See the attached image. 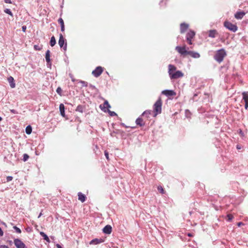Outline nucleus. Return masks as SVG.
<instances>
[{"instance_id":"obj_1","label":"nucleus","mask_w":248,"mask_h":248,"mask_svg":"<svg viewBox=\"0 0 248 248\" xmlns=\"http://www.w3.org/2000/svg\"><path fill=\"white\" fill-rule=\"evenodd\" d=\"M226 56V51L224 49H220L217 50L214 56V59L219 63L222 62Z\"/></svg>"},{"instance_id":"obj_2","label":"nucleus","mask_w":248,"mask_h":248,"mask_svg":"<svg viewBox=\"0 0 248 248\" xmlns=\"http://www.w3.org/2000/svg\"><path fill=\"white\" fill-rule=\"evenodd\" d=\"M154 109L155 113V116L161 113L162 101L160 98H159L154 105Z\"/></svg>"},{"instance_id":"obj_3","label":"nucleus","mask_w":248,"mask_h":248,"mask_svg":"<svg viewBox=\"0 0 248 248\" xmlns=\"http://www.w3.org/2000/svg\"><path fill=\"white\" fill-rule=\"evenodd\" d=\"M175 50L180 53L181 55L185 56L188 54L189 51L186 50V45H185L183 46H177L175 47Z\"/></svg>"},{"instance_id":"obj_4","label":"nucleus","mask_w":248,"mask_h":248,"mask_svg":"<svg viewBox=\"0 0 248 248\" xmlns=\"http://www.w3.org/2000/svg\"><path fill=\"white\" fill-rule=\"evenodd\" d=\"M224 25L226 28L233 32H235L237 30V26L230 22L225 21Z\"/></svg>"},{"instance_id":"obj_5","label":"nucleus","mask_w":248,"mask_h":248,"mask_svg":"<svg viewBox=\"0 0 248 248\" xmlns=\"http://www.w3.org/2000/svg\"><path fill=\"white\" fill-rule=\"evenodd\" d=\"M65 40L64 39L62 34H60L59 40L58 42V44L61 48L63 47L64 50H66L67 47V43H65Z\"/></svg>"},{"instance_id":"obj_6","label":"nucleus","mask_w":248,"mask_h":248,"mask_svg":"<svg viewBox=\"0 0 248 248\" xmlns=\"http://www.w3.org/2000/svg\"><path fill=\"white\" fill-rule=\"evenodd\" d=\"M184 76V74L179 70L175 71L174 74H172L171 77L170 78L171 79H177L182 78Z\"/></svg>"},{"instance_id":"obj_7","label":"nucleus","mask_w":248,"mask_h":248,"mask_svg":"<svg viewBox=\"0 0 248 248\" xmlns=\"http://www.w3.org/2000/svg\"><path fill=\"white\" fill-rule=\"evenodd\" d=\"M103 72V68L101 66L97 67L95 70H93L92 72V74L95 77H98Z\"/></svg>"},{"instance_id":"obj_8","label":"nucleus","mask_w":248,"mask_h":248,"mask_svg":"<svg viewBox=\"0 0 248 248\" xmlns=\"http://www.w3.org/2000/svg\"><path fill=\"white\" fill-rule=\"evenodd\" d=\"M14 244L17 248H27L25 245L18 239L14 240Z\"/></svg>"},{"instance_id":"obj_9","label":"nucleus","mask_w":248,"mask_h":248,"mask_svg":"<svg viewBox=\"0 0 248 248\" xmlns=\"http://www.w3.org/2000/svg\"><path fill=\"white\" fill-rule=\"evenodd\" d=\"M176 71V67L173 65L169 64L168 65V73L170 78L171 77L172 74Z\"/></svg>"},{"instance_id":"obj_10","label":"nucleus","mask_w":248,"mask_h":248,"mask_svg":"<svg viewBox=\"0 0 248 248\" xmlns=\"http://www.w3.org/2000/svg\"><path fill=\"white\" fill-rule=\"evenodd\" d=\"M162 93L167 96H174L176 95V93L172 90H165L162 92Z\"/></svg>"},{"instance_id":"obj_11","label":"nucleus","mask_w":248,"mask_h":248,"mask_svg":"<svg viewBox=\"0 0 248 248\" xmlns=\"http://www.w3.org/2000/svg\"><path fill=\"white\" fill-rule=\"evenodd\" d=\"M103 107H102V105H100V108L101 109L103 110L104 112H107V110L106 108L108 109L110 108V105L109 104L108 101L106 100L103 104Z\"/></svg>"},{"instance_id":"obj_12","label":"nucleus","mask_w":248,"mask_h":248,"mask_svg":"<svg viewBox=\"0 0 248 248\" xmlns=\"http://www.w3.org/2000/svg\"><path fill=\"white\" fill-rule=\"evenodd\" d=\"M103 232L105 234H109L112 232V227L109 225H106L103 229Z\"/></svg>"},{"instance_id":"obj_13","label":"nucleus","mask_w":248,"mask_h":248,"mask_svg":"<svg viewBox=\"0 0 248 248\" xmlns=\"http://www.w3.org/2000/svg\"><path fill=\"white\" fill-rule=\"evenodd\" d=\"M187 55H190L194 58H199L200 57V55L199 53L192 51H189Z\"/></svg>"},{"instance_id":"obj_14","label":"nucleus","mask_w":248,"mask_h":248,"mask_svg":"<svg viewBox=\"0 0 248 248\" xmlns=\"http://www.w3.org/2000/svg\"><path fill=\"white\" fill-rule=\"evenodd\" d=\"M188 25L186 23H182L180 25V31L181 33H184L186 30L188 28Z\"/></svg>"},{"instance_id":"obj_15","label":"nucleus","mask_w":248,"mask_h":248,"mask_svg":"<svg viewBox=\"0 0 248 248\" xmlns=\"http://www.w3.org/2000/svg\"><path fill=\"white\" fill-rule=\"evenodd\" d=\"M8 81L10 84V87L12 88H14L16 87V84L14 82V78L10 76L8 78Z\"/></svg>"},{"instance_id":"obj_16","label":"nucleus","mask_w":248,"mask_h":248,"mask_svg":"<svg viewBox=\"0 0 248 248\" xmlns=\"http://www.w3.org/2000/svg\"><path fill=\"white\" fill-rule=\"evenodd\" d=\"M245 15V13L244 12H238L235 14L234 16L236 19H242Z\"/></svg>"},{"instance_id":"obj_17","label":"nucleus","mask_w":248,"mask_h":248,"mask_svg":"<svg viewBox=\"0 0 248 248\" xmlns=\"http://www.w3.org/2000/svg\"><path fill=\"white\" fill-rule=\"evenodd\" d=\"M103 242V240L102 239H94L92 240L90 242V244L91 245H96L98 244H100Z\"/></svg>"},{"instance_id":"obj_18","label":"nucleus","mask_w":248,"mask_h":248,"mask_svg":"<svg viewBox=\"0 0 248 248\" xmlns=\"http://www.w3.org/2000/svg\"><path fill=\"white\" fill-rule=\"evenodd\" d=\"M59 109H60V111L61 115L62 117H64L65 116V111H64L65 108H64V106L63 104H61L60 105Z\"/></svg>"},{"instance_id":"obj_19","label":"nucleus","mask_w":248,"mask_h":248,"mask_svg":"<svg viewBox=\"0 0 248 248\" xmlns=\"http://www.w3.org/2000/svg\"><path fill=\"white\" fill-rule=\"evenodd\" d=\"M78 199L79 201H80L82 202H83L85 201L86 197L85 196L82 194L80 192L78 193Z\"/></svg>"},{"instance_id":"obj_20","label":"nucleus","mask_w":248,"mask_h":248,"mask_svg":"<svg viewBox=\"0 0 248 248\" xmlns=\"http://www.w3.org/2000/svg\"><path fill=\"white\" fill-rule=\"evenodd\" d=\"M195 35L194 31H190L186 34V39H192Z\"/></svg>"},{"instance_id":"obj_21","label":"nucleus","mask_w":248,"mask_h":248,"mask_svg":"<svg viewBox=\"0 0 248 248\" xmlns=\"http://www.w3.org/2000/svg\"><path fill=\"white\" fill-rule=\"evenodd\" d=\"M50 52L49 50H47L46 53L45 58L46 62V63H49L50 62Z\"/></svg>"},{"instance_id":"obj_22","label":"nucleus","mask_w":248,"mask_h":248,"mask_svg":"<svg viewBox=\"0 0 248 248\" xmlns=\"http://www.w3.org/2000/svg\"><path fill=\"white\" fill-rule=\"evenodd\" d=\"M243 99L245 102H248V92L242 93Z\"/></svg>"},{"instance_id":"obj_23","label":"nucleus","mask_w":248,"mask_h":248,"mask_svg":"<svg viewBox=\"0 0 248 248\" xmlns=\"http://www.w3.org/2000/svg\"><path fill=\"white\" fill-rule=\"evenodd\" d=\"M136 124L140 126H142L144 125V123L143 122V120L140 118H138L136 121Z\"/></svg>"},{"instance_id":"obj_24","label":"nucleus","mask_w":248,"mask_h":248,"mask_svg":"<svg viewBox=\"0 0 248 248\" xmlns=\"http://www.w3.org/2000/svg\"><path fill=\"white\" fill-rule=\"evenodd\" d=\"M40 234L46 241L47 242H50L48 237L44 232H40Z\"/></svg>"},{"instance_id":"obj_25","label":"nucleus","mask_w":248,"mask_h":248,"mask_svg":"<svg viewBox=\"0 0 248 248\" xmlns=\"http://www.w3.org/2000/svg\"><path fill=\"white\" fill-rule=\"evenodd\" d=\"M217 31L215 30H210L209 33V36L212 38H215Z\"/></svg>"},{"instance_id":"obj_26","label":"nucleus","mask_w":248,"mask_h":248,"mask_svg":"<svg viewBox=\"0 0 248 248\" xmlns=\"http://www.w3.org/2000/svg\"><path fill=\"white\" fill-rule=\"evenodd\" d=\"M56 40L54 36H52L50 41V45L51 46H53L56 44Z\"/></svg>"},{"instance_id":"obj_27","label":"nucleus","mask_w":248,"mask_h":248,"mask_svg":"<svg viewBox=\"0 0 248 248\" xmlns=\"http://www.w3.org/2000/svg\"><path fill=\"white\" fill-rule=\"evenodd\" d=\"M84 107L81 105H78L76 108V111L82 113L83 111Z\"/></svg>"},{"instance_id":"obj_28","label":"nucleus","mask_w":248,"mask_h":248,"mask_svg":"<svg viewBox=\"0 0 248 248\" xmlns=\"http://www.w3.org/2000/svg\"><path fill=\"white\" fill-rule=\"evenodd\" d=\"M32 131V128L31 126L28 125L26 128V133L27 134H30Z\"/></svg>"},{"instance_id":"obj_29","label":"nucleus","mask_w":248,"mask_h":248,"mask_svg":"<svg viewBox=\"0 0 248 248\" xmlns=\"http://www.w3.org/2000/svg\"><path fill=\"white\" fill-rule=\"evenodd\" d=\"M157 189L162 194H164L165 193V191H164L163 188L162 187V186H158Z\"/></svg>"},{"instance_id":"obj_30","label":"nucleus","mask_w":248,"mask_h":248,"mask_svg":"<svg viewBox=\"0 0 248 248\" xmlns=\"http://www.w3.org/2000/svg\"><path fill=\"white\" fill-rule=\"evenodd\" d=\"M107 111L108 112V113L109 114V115L111 116H116L117 115V114L115 112L111 111L109 110L108 109H107Z\"/></svg>"},{"instance_id":"obj_31","label":"nucleus","mask_w":248,"mask_h":248,"mask_svg":"<svg viewBox=\"0 0 248 248\" xmlns=\"http://www.w3.org/2000/svg\"><path fill=\"white\" fill-rule=\"evenodd\" d=\"M79 82L81 84L82 87H87L88 85V83L84 81L80 80V81H79Z\"/></svg>"},{"instance_id":"obj_32","label":"nucleus","mask_w":248,"mask_h":248,"mask_svg":"<svg viewBox=\"0 0 248 248\" xmlns=\"http://www.w3.org/2000/svg\"><path fill=\"white\" fill-rule=\"evenodd\" d=\"M4 12L11 16H13V14L11 11L10 9H6L5 10H4Z\"/></svg>"},{"instance_id":"obj_33","label":"nucleus","mask_w":248,"mask_h":248,"mask_svg":"<svg viewBox=\"0 0 248 248\" xmlns=\"http://www.w3.org/2000/svg\"><path fill=\"white\" fill-rule=\"evenodd\" d=\"M29 158V156L26 154H24L23 155V160L24 161H26Z\"/></svg>"},{"instance_id":"obj_34","label":"nucleus","mask_w":248,"mask_h":248,"mask_svg":"<svg viewBox=\"0 0 248 248\" xmlns=\"http://www.w3.org/2000/svg\"><path fill=\"white\" fill-rule=\"evenodd\" d=\"M151 110H146L143 113H142V115L143 116H144V115H149L150 114H151Z\"/></svg>"},{"instance_id":"obj_35","label":"nucleus","mask_w":248,"mask_h":248,"mask_svg":"<svg viewBox=\"0 0 248 248\" xmlns=\"http://www.w3.org/2000/svg\"><path fill=\"white\" fill-rule=\"evenodd\" d=\"M185 114H186V117L187 118H189L190 116V112L187 109L186 110V111H185Z\"/></svg>"},{"instance_id":"obj_36","label":"nucleus","mask_w":248,"mask_h":248,"mask_svg":"<svg viewBox=\"0 0 248 248\" xmlns=\"http://www.w3.org/2000/svg\"><path fill=\"white\" fill-rule=\"evenodd\" d=\"M14 229L17 233H21V231L20 229L19 228H18V227H17L16 226H14Z\"/></svg>"},{"instance_id":"obj_37","label":"nucleus","mask_w":248,"mask_h":248,"mask_svg":"<svg viewBox=\"0 0 248 248\" xmlns=\"http://www.w3.org/2000/svg\"><path fill=\"white\" fill-rule=\"evenodd\" d=\"M227 220L229 221H231L232 220V219L233 218V216H232V215L231 214H229L227 215Z\"/></svg>"},{"instance_id":"obj_38","label":"nucleus","mask_w":248,"mask_h":248,"mask_svg":"<svg viewBox=\"0 0 248 248\" xmlns=\"http://www.w3.org/2000/svg\"><path fill=\"white\" fill-rule=\"evenodd\" d=\"M58 22L60 24L61 26L64 25V21L62 18L58 19Z\"/></svg>"},{"instance_id":"obj_39","label":"nucleus","mask_w":248,"mask_h":248,"mask_svg":"<svg viewBox=\"0 0 248 248\" xmlns=\"http://www.w3.org/2000/svg\"><path fill=\"white\" fill-rule=\"evenodd\" d=\"M62 89L60 88V87H58L57 90H56V92L57 93L59 94H61V93H62Z\"/></svg>"},{"instance_id":"obj_40","label":"nucleus","mask_w":248,"mask_h":248,"mask_svg":"<svg viewBox=\"0 0 248 248\" xmlns=\"http://www.w3.org/2000/svg\"><path fill=\"white\" fill-rule=\"evenodd\" d=\"M7 182H10L13 180V177L11 176L6 177Z\"/></svg>"},{"instance_id":"obj_41","label":"nucleus","mask_w":248,"mask_h":248,"mask_svg":"<svg viewBox=\"0 0 248 248\" xmlns=\"http://www.w3.org/2000/svg\"><path fill=\"white\" fill-rule=\"evenodd\" d=\"M105 156L106 157V158L108 160L109 159V157H108V152H107L106 151L105 152Z\"/></svg>"},{"instance_id":"obj_42","label":"nucleus","mask_w":248,"mask_h":248,"mask_svg":"<svg viewBox=\"0 0 248 248\" xmlns=\"http://www.w3.org/2000/svg\"><path fill=\"white\" fill-rule=\"evenodd\" d=\"M27 27L26 26H23L22 27V30L23 32H25L26 30Z\"/></svg>"},{"instance_id":"obj_43","label":"nucleus","mask_w":248,"mask_h":248,"mask_svg":"<svg viewBox=\"0 0 248 248\" xmlns=\"http://www.w3.org/2000/svg\"><path fill=\"white\" fill-rule=\"evenodd\" d=\"M186 40L189 45L192 44V39H186Z\"/></svg>"},{"instance_id":"obj_44","label":"nucleus","mask_w":248,"mask_h":248,"mask_svg":"<svg viewBox=\"0 0 248 248\" xmlns=\"http://www.w3.org/2000/svg\"><path fill=\"white\" fill-rule=\"evenodd\" d=\"M4 2L6 3H12L11 0H4Z\"/></svg>"},{"instance_id":"obj_45","label":"nucleus","mask_w":248,"mask_h":248,"mask_svg":"<svg viewBox=\"0 0 248 248\" xmlns=\"http://www.w3.org/2000/svg\"><path fill=\"white\" fill-rule=\"evenodd\" d=\"M70 76V77L71 78V80L72 81L74 82L76 80L75 79L73 78V76L71 75V74H70L69 75Z\"/></svg>"},{"instance_id":"obj_46","label":"nucleus","mask_w":248,"mask_h":248,"mask_svg":"<svg viewBox=\"0 0 248 248\" xmlns=\"http://www.w3.org/2000/svg\"><path fill=\"white\" fill-rule=\"evenodd\" d=\"M47 66L48 67L51 68V61H50V62L49 63H47Z\"/></svg>"},{"instance_id":"obj_47","label":"nucleus","mask_w":248,"mask_h":248,"mask_svg":"<svg viewBox=\"0 0 248 248\" xmlns=\"http://www.w3.org/2000/svg\"><path fill=\"white\" fill-rule=\"evenodd\" d=\"M3 235V232L2 230H1V228L0 227V236H1Z\"/></svg>"},{"instance_id":"obj_48","label":"nucleus","mask_w":248,"mask_h":248,"mask_svg":"<svg viewBox=\"0 0 248 248\" xmlns=\"http://www.w3.org/2000/svg\"><path fill=\"white\" fill-rule=\"evenodd\" d=\"M34 49L36 50H40V48H39V46H38L37 45H35L34 46Z\"/></svg>"},{"instance_id":"obj_49","label":"nucleus","mask_w":248,"mask_h":248,"mask_svg":"<svg viewBox=\"0 0 248 248\" xmlns=\"http://www.w3.org/2000/svg\"><path fill=\"white\" fill-rule=\"evenodd\" d=\"M0 248H9L8 246L5 245H0Z\"/></svg>"},{"instance_id":"obj_50","label":"nucleus","mask_w":248,"mask_h":248,"mask_svg":"<svg viewBox=\"0 0 248 248\" xmlns=\"http://www.w3.org/2000/svg\"><path fill=\"white\" fill-rule=\"evenodd\" d=\"M61 31H64V25L61 26Z\"/></svg>"},{"instance_id":"obj_51","label":"nucleus","mask_w":248,"mask_h":248,"mask_svg":"<svg viewBox=\"0 0 248 248\" xmlns=\"http://www.w3.org/2000/svg\"><path fill=\"white\" fill-rule=\"evenodd\" d=\"M245 108L246 109L248 108V102H245Z\"/></svg>"},{"instance_id":"obj_52","label":"nucleus","mask_w":248,"mask_h":248,"mask_svg":"<svg viewBox=\"0 0 248 248\" xmlns=\"http://www.w3.org/2000/svg\"><path fill=\"white\" fill-rule=\"evenodd\" d=\"M11 112L12 113H14V114H16V113H17V112H16V110H15V109H11Z\"/></svg>"},{"instance_id":"obj_53","label":"nucleus","mask_w":248,"mask_h":248,"mask_svg":"<svg viewBox=\"0 0 248 248\" xmlns=\"http://www.w3.org/2000/svg\"><path fill=\"white\" fill-rule=\"evenodd\" d=\"M242 225H243V223L242 222H238L237 223V225L239 227L241 226Z\"/></svg>"},{"instance_id":"obj_54","label":"nucleus","mask_w":248,"mask_h":248,"mask_svg":"<svg viewBox=\"0 0 248 248\" xmlns=\"http://www.w3.org/2000/svg\"><path fill=\"white\" fill-rule=\"evenodd\" d=\"M56 246L57 248H62L59 244H57Z\"/></svg>"},{"instance_id":"obj_55","label":"nucleus","mask_w":248,"mask_h":248,"mask_svg":"<svg viewBox=\"0 0 248 248\" xmlns=\"http://www.w3.org/2000/svg\"><path fill=\"white\" fill-rule=\"evenodd\" d=\"M188 235L189 236H192V235H191L190 233H188Z\"/></svg>"},{"instance_id":"obj_56","label":"nucleus","mask_w":248,"mask_h":248,"mask_svg":"<svg viewBox=\"0 0 248 248\" xmlns=\"http://www.w3.org/2000/svg\"><path fill=\"white\" fill-rule=\"evenodd\" d=\"M42 215V213H41L38 217H39L41 216Z\"/></svg>"},{"instance_id":"obj_57","label":"nucleus","mask_w":248,"mask_h":248,"mask_svg":"<svg viewBox=\"0 0 248 248\" xmlns=\"http://www.w3.org/2000/svg\"><path fill=\"white\" fill-rule=\"evenodd\" d=\"M2 120V118L1 117H0V121H1Z\"/></svg>"},{"instance_id":"obj_58","label":"nucleus","mask_w":248,"mask_h":248,"mask_svg":"<svg viewBox=\"0 0 248 248\" xmlns=\"http://www.w3.org/2000/svg\"><path fill=\"white\" fill-rule=\"evenodd\" d=\"M237 148L239 149V147L238 145L237 146Z\"/></svg>"}]
</instances>
